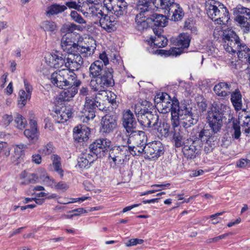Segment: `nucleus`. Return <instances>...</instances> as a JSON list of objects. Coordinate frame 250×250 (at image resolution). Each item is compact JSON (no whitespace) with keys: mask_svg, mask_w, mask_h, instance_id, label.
I'll return each instance as SVG.
<instances>
[{"mask_svg":"<svg viewBox=\"0 0 250 250\" xmlns=\"http://www.w3.org/2000/svg\"><path fill=\"white\" fill-rule=\"evenodd\" d=\"M23 82L26 92L27 93H30V95H31L33 90L32 85L28 83L27 80H24Z\"/></svg>","mask_w":250,"mask_h":250,"instance_id":"obj_64","label":"nucleus"},{"mask_svg":"<svg viewBox=\"0 0 250 250\" xmlns=\"http://www.w3.org/2000/svg\"><path fill=\"white\" fill-rule=\"evenodd\" d=\"M87 4V1H84L83 0H78L77 1V5H78V11H80L83 13L84 15L86 13L85 12L83 11V8L85 7V5Z\"/></svg>","mask_w":250,"mask_h":250,"instance_id":"obj_58","label":"nucleus"},{"mask_svg":"<svg viewBox=\"0 0 250 250\" xmlns=\"http://www.w3.org/2000/svg\"><path fill=\"white\" fill-rule=\"evenodd\" d=\"M95 99L86 97L83 109L81 111L80 115L81 120L84 123H87L90 120H92L95 117V109L96 107Z\"/></svg>","mask_w":250,"mask_h":250,"instance_id":"obj_15","label":"nucleus"},{"mask_svg":"<svg viewBox=\"0 0 250 250\" xmlns=\"http://www.w3.org/2000/svg\"><path fill=\"white\" fill-rule=\"evenodd\" d=\"M211 136L209 129L204 128L197 131V129L194 128L190 138L185 140L183 145L182 151L185 156L188 159L195 158L197 151L204 144L209 145L208 142Z\"/></svg>","mask_w":250,"mask_h":250,"instance_id":"obj_2","label":"nucleus"},{"mask_svg":"<svg viewBox=\"0 0 250 250\" xmlns=\"http://www.w3.org/2000/svg\"><path fill=\"white\" fill-rule=\"evenodd\" d=\"M155 7L165 10L167 12L172 5L175 4V0H155Z\"/></svg>","mask_w":250,"mask_h":250,"instance_id":"obj_40","label":"nucleus"},{"mask_svg":"<svg viewBox=\"0 0 250 250\" xmlns=\"http://www.w3.org/2000/svg\"><path fill=\"white\" fill-rule=\"evenodd\" d=\"M136 106L135 112L137 120L144 129L148 128L157 127L159 123V116L155 111L149 110L147 108H141L140 110Z\"/></svg>","mask_w":250,"mask_h":250,"instance_id":"obj_5","label":"nucleus"},{"mask_svg":"<svg viewBox=\"0 0 250 250\" xmlns=\"http://www.w3.org/2000/svg\"><path fill=\"white\" fill-rule=\"evenodd\" d=\"M233 11L235 21L244 28L245 31L250 30V9L239 5Z\"/></svg>","mask_w":250,"mask_h":250,"instance_id":"obj_11","label":"nucleus"},{"mask_svg":"<svg viewBox=\"0 0 250 250\" xmlns=\"http://www.w3.org/2000/svg\"><path fill=\"white\" fill-rule=\"evenodd\" d=\"M45 60L48 65L55 68L63 66L65 63V57L59 51L47 54L45 57Z\"/></svg>","mask_w":250,"mask_h":250,"instance_id":"obj_21","label":"nucleus"},{"mask_svg":"<svg viewBox=\"0 0 250 250\" xmlns=\"http://www.w3.org/2000/svg\"><path fill=\"white\" fill-rule=\"evenodd\" d=\"M129 154H131L133 156H139L142 154L145 155V146L136 145L133 146H127Z\"/></svg>","mask_w":250,"mask_h":250,"instance_id":"obj_45","label":"nucleus"},{"mask_svg":"<svg viewBox=\"0 0 250 250\" xmlns=\"http://www.w3.org/2000/svg\"><path fill=\"white\" fill-rule=\"evenodd\" d=\"M77 25L74 23L64 24L61 29V31L65 34H73V32L77 29Z\"/></svg>","mask_w":250,"mask_h":250,"instance_id":"obj_51","label":"nucleus"},{"mask_svg":"<svg viewBox=\"0 0 250 250\" xmlns=\"http://www.w3.org/2000/svg\"><path fill=\"white\" fill-rule=\"evenodd\" d=\"M40 178L42 180L44 184L48 186L55 185V182L53 179L51 178L45 171H42V174L41 175Z\"/></svg>","mask_w":250,"mask_h":250,"instance_id":"obj_50","label":"nucleus"},{"mask_svg":"<svg viewBox=\"0 0 250 250\" xmlns=\"http://www.w3.org/2000/svg\"><path fill=\"white\" fill-rule=\"evenodd\" d=\"M54 186L56 189L61 190L63 191L66 190L68 188V186L63 182H60L57 184H55Z\"/></svg>","mask_w":250,"mask_h":250,"instance_id":"obj_59","label":"nucleus"},{"mask_svg":"<svg viewBox=\"0 0 250 250\" xmlns=\"http://www.w3.org/2000/svg\"><path fill=\"white\" fill-rule=\"evenodd\" d=\"M237 166L241 168H244L250 165L249 161L246 159H241L237 162Z\"/></svg>","mask_w":250,"mask_h":250,"instance_id":"obj_62","label":"nucleus"},{"mask_svg":"<svg viewBox=\"0 0 250 250\" xmlns=\"http://www.w3.org/2000/svg\"><path fill=\"white\" fill-rule=\"evenodd\" d=\"M190 42V38L188 34H181L177 39V46L179 47H175L173 49L171 54L176 56L180 55L183 52L181 49L187 48L189 45Z\"/></svg>","mask_w":250,"mask_h":250,"instance_id":"obj_26","label":"nucleus"},{"mask_svg":"<svg viewBox=\"0 0 250 250\" xmlns=\"http://www.w3.org/2000/svg\"><path fill=\"white\" fill-rule=\"evenodd\" d=\"M89 134L90 130L85 125H80L73 129V137L75 141L78 142L86 141Z\"/></svg>","mask_w":250,"mask_h":250,"instance_id":"obj_27","label":"nucleus"},{"mask_svg":"<svg viewBox=\"0 0 250 250\" xmlns=\"http://www.w3.org/2000/svg\"><path fill=\"white\" fill-rule=\"evenodd\" d=\"M67 10L66 6L64 5L55 3L48 6L45 11L46 16L50 18L52 16L57 15Z\"/></svg>","mask_w":250,"mask_h":250,"instance_id":"obj_31","label":"nucleus"},{"mask_svg":"<svg viewBox=\"0 0 250 250\" xmlns=\"http://www.w3.org/2000/svg\"><path fill=\"white\" fill-rule=\"evenodd\" d=\"M150 14L140 12L135 18L136 28L139 31H143L148 26L150 21Z\"/></svg>","mask_w":250,"mask_h":250,"instance_id":"obj_29","label":"nucleus"},{"mask_svg":"<svg viewBox=\"0 0 250 250\" xmlns=\"http://www.w3.org/2000/svg\"><path fill=\"white\" fill-rule=\"evenodd\" d=\"M126 135L128 137V144L133 143L136 145H146L147 138L144 131L137 130L135 129L131 131V132L126 133Z\"/></svg>","mask_w":250,"mask_h":250,"instance_id":"obj_23","label":"nucleus"},{"mask_svg":"<svg viewBox=\"0 0 250 250\" xmlns=\"http://www.w3.org/2000/svg\"><path fill=\"white\" fill-rule=\"evenodd\" d=\"M106 80L104 79H98L96 81H93L91 83L90 87L94 91H97L95 95L96 100L99 99L102 101H106V97L108 95L107 90L105 89L108 86H112L114 84V81L111 77H108Z\"/></svg>","mask_w":250,"mask_h":250,"instance_id":"obj_8","label":"nucleus"},{"mask_svg":"<svg viewBox=\"0 0 250 250\" xmlns=\"http://www.w3.org/2000/svg\"><path fill=\"white\" fill-rule=\"evenodd\" d=\"M153 128L157 130L158 136L161 137H167L169 134L170 125L166 123H160L159 125L158 124L157 127Z\"/></svg>","mask_w":250,"mask_h":250,"instance_id":"obj_39","label":"nucleus"},{"mask_svg":"<svg viewBox=\"0 0 250 250\" xmlns=\"http://www.w3.org/2000/svg\"><path fill=\"white\" fill-rule=\"evenodd\" d=\"M171 123L172 127L171 133L175 146L179 147L183 146L185 142L187 128H181L180 126V122L178 120V118L175 117L173 118V120H171Z\"/></svg>","mask_w":250,"mask_h":250,"instance_id":"obj_14","label":"nucleus"},{"mask_svg":"<svg viewBox=\"0 0 250 250\" xmlns=\"http://www.w3.org/2000/svg\"><path fill=\"white\" fill-rule=\"evenodd\" d=\"M237 54L239 59L247 60L250 56V49L245 44H242L237 51Z\"/></svg>","mask_w":250,"mask_h":250,"instance_id":"obj_46","label":"nucleus"},{"mask_svg":"<svg viewBox=\"0 0 250 250\" xmlns=\"http://www.w3.org/2000/svg\"><path fill=\"white\" fill-rule=\"evenodd\" d=\"M83 59L78 53L72 52L67 53V57H65V66L67 69L73 72L79 69L83 64Z\"/></svg>","mask_w":250,"mask_h":250,"instance_id":"obj_18","label":"nucleus"},{"mask_svg":"<svg viewBox=\"0 0 250 250\" xmlns=\"http://www.w3.org/2000/svg\"><path fill=\"white\" fill-rule=\"evenodd\" d=\"M104 6L106 10L117 17L125 15L128 7L125 0H103Z\"/></svg>","mask_w":250,"mask_h":250,"instance_id":"obj_13","label":"nucleus"},{"mask_svg":"<svg viewBox=\"0 0 250 250\" xmlns=\"http://www.w3.org/2000/svg\"><path fill=\"white\" fill-rule=\"evenodd\" d=\"M207 14L208 17L216 23L226 24L229 19V11L221 2L211 0L206 6Z\"/></svg>","mask_w":250,"mask_h":250,"instance_id":"obj_4","label":"nucleus"},{"mask_svg":"<svg viewBox=\"0 0 250 250\" xmlns=\"http://www.w3.org/2000/svg\"><path fill=\"white\" fill-rule=\"evenodd\" d=\"M223 36L225 50L229 53L237 52L242 44L236 34L233 31L229 30L225 31Z\"/></svg>","mask_w":250,"mask_h":250,"instance_id":"obj_12","label":"nucleus"},{"mask_svg":"<svg viewBox=\"0 0 250 250\" xmlns=\"http://www.w3.org/2000/svg\"><path fill=\"white\" fill-rule=\"evenodd\" d=\"M107 93L108 94V95L106 98V101H107L109 103L111 104L113 106V108H115L117 106L116 102V95L110 91H108Z\"/></svg>","mask_w":250,"mask_h":250,"instance_id":"obj_53","label":"nucleus"},{"mask_svg":"<svg viewBox=\"0 0 250 250\" xmlns=\"http://www.w3.org/2000/svg\"><path fill=\"white\" fill-rule=\"evenodd\" d=\"M53 150V145L51 143H49L42 148L40 149L39 152L42 154L48 155L52 152Z\"/></svg>","mask_w":250,"mask_h":250,"instance_id":"obj_54","label":"nucleus"},{"mask_svg":"<svg viewBox=\"0 0 250 250\" xmlns=\"http://www.w3.org/2000/svg\"><path fill=\"white\" fill-rule=\"evenodd\" d=\"M38 177L35 174L28 175L27 179L21 182L22 185H26L30 183H35L37 182Z\"/></svg>","mask_w":250,"mask_h":250,"instance_id":"obj_55","label":"nucleus"},{"mask_svg":"<svg viewBox=\"0 0 250 250\" xmlns=\"http://www.w3.org/2000/svg\"><path fill=\"white\" fill-rule=\"evenodd\" d=\"M99 58L101 60V61L103 62V63L104 64L105 66L108 64V58L106 53L103 52L102 54L100 55Z\"/></svg>","mask_w":250,"mask_h":250,"instance_id":"obj_63","label":"nucleus"},{"mask_svg":"<svg viewBox=\"0 0 250 250\" xmlns=\"http://www.w3.org/2000/svg\"><path fill=\"white\" fill-rule=\"evenodd\" d=\"M30 93H26L23 90H21L19 91V99L18 100V104L21 107L24 106L28 100L31 98Z\"/></svg>","mask_w":250,"mask_h":250,"instance_id":"obj_44","label":"nucleus"},{"mask_svg":"<svg viewBox=\"0 0 250 250\" xmlns=\"http://www.w3.org/2000/svg\"><path fill=\"white\" fill-rule=\"evenodd\" d=\"M151 42L154 43V46L156 47L161 48L165 47L167 44V40L163 36H159L158 37H153L150 38Z\"/></svg>","mask_w":250,"mask_h":250,"instance_id":"obj_42","label":"nucleus"},{"mask_svg":"<svg viewBox=\"0 0 250 250\" xmlns=\"http://www.w3.org/2000/svg\"><path fill=\"white\" fill-rule=\"evenodd\" d=\"M96 49L95 44L90 46L88 45H80L77 44V53H78L82 57H87L92 55Z\"/></svg>","mask_w":250,"mask_h":250,"instance_id":"obj_36","label":"nucleus"},{"mask_svg":"<svg viewBox=\"0 0 250 250\" xmlns=\"http://www.w3.org/2000/svg\"><path fill=\"white\" fill-rule=\"evenodd\" d=\"M159 106H162V109L164 110V112H171V120H173L175 117L177 118L178 111L181 108V104L177 99H173L171 100L170 98L169 100L163 101L162 104H160Z\"/></svg>","mask_w":250,"mask_h":250,"instance_id":"obj_20","label":"nucleus"},{"mask_svg":"<svg viewBox=\"0 0 250 250\" xmlns=\"http://www.w3.org/2000/svg\"><path fill=\"white\" fill-rule=\"evenodd\" d=\"M169 98H170V97L167 93H162L161 94H157L155 97L154 101L159 106L160 105V104H162L163 101L169 100Z\"/></svg>","mask_w":250,"mask_h":250,"instance_id":"obj_52","label":"nucleus"},{"mask_svg":"<svg viewBox=\"0 0 250 250\" xmlns=\"http://www.w3.org/2000/svg\"><path fill=\"white\" fill-rule=\"evenodd\" d=\"M51 159L53 162V165L54 170L58 173L61 177H62L63 171L62 168L61 163V158L57 155H53L51 156Z\"/></svg>","mask_w":250,"mask_h":250,"instance_id":"obj_43","label":"nucleus"},{"mask_svg":"<svg viewBox=\"0 0 250 250\" xmlns=\"http://www.w3.org/2000/svg\"><path fill=\"white\" fill-rule=\"evenodd\" d=\"M72 109L70 107L64 106L55 111L54 118L57 123H63L72 116Z\"/></svg>","mask_w":250,"mask_h":250,"instance_id":"obj_28","label":"nucleus"},{"mask_svg":"<svg viewBox=\"0 0 250 250\" xmlns=\"http://www.w3.org/2000/svg\"><path fill=\"white\" fill-rule=\"evenodd\" d=\"M231 136L234 139H238L241 135V127L237 123L233 122L232 128L231 131Z\"/></svg>","mask_w":250,"mask_h":250,"instance_id":"obj_49","label":"nucleus"},{"mask_svg":"<svg viewBox=\"0 0 250 250\" xmlns=\"http://www.w3.org/2000/svg\"><path fill=\"white\" fill-rule=\"evenodd\" d=\"M102 125L103 132L109 133L113 132L117 126L116 117L109 115H105L102 118Z\"/></svg>","mask_w":250,"mask_h":250,"instance_id":"obj_25","label":"nucleus"},{"mask_svg":"<svg viewBox=\"0 0 250 250\" xmlns=\"http://www.w3.org/2000/svg\"><path fill=\"white\" fill-rule=\"evenodd\" d=\"M93 16H96L100 19L101 26L108 32L113 31L115 29L117 21L113 16H108L104 14L103 12L95 6L89 8Z\"/></svg>","mask_w":250,"mask_h":250,"instance_id":"obj_10","label":"nucleus"},{"mask_svg":"<svg viewBox=\"0 0 250 250\" xmlns=\"http://www.w3.org/2000/svg\"><path fill=\"white\" fill-rule=\"evenodd\" d=\"M75 35L65 34L61 41L62 49L66 53L77 52V44L75 42Z\"/></svg>","mask_w":250,"mask_h":250,"instance_id":"obj_19","label":"nucleus"},{"mask_svg":"<svg viewBox=\"0 0 250 250\" xmlns=\"http://www.w3.org/2000/svg\"><path fill=\"white\" fill-rule=\"evenodd\" d=\"M243 130L247 134H250V117H247L242 125Z\"/></svg>","mask_w":250,"mask_h":250,"instance_id":"obj_56","label":"nucleus"},{"mask_svg":"<svg viewBox=\"0 0 250 250\" xmlns=\"http://www.w3.org/2000/svg\"><path fill=\"white\" fill-rule=\"evenodd\" d=\"M230 85L227 83L221 82L215 85L213 90L218 96L226 97L230 94Z\"/></svg>","mask_w":250,"mask_h":250,"instance_id":"obj_32","label":"nucleus"},{"mask_svg":"<svg viewBox=\"0 0 250 250\" xmlns=\"http://www.w3.org/2000/svg\"><path fill=\"white\" fill-rule=\"evenodd\" d=\"M14 123L16 126L20 129H23L27 125L25 118L19 114H17L15 116Z\"/></svg>","mask_w":250,"mask_h":250,"instance_id":"obj_47","label":"nucleus"},{"mask_svg":"<svg viewBox=\"0 0 250 250\" xmlns=\"http://www.w3.org/2000/svg\"><path fill=\"white\" fill-rule=\"evenodd\" d=\"M52 83L63 89L59 99L63 101H70L78 92L81 81L77 79L76 74L68 69H61L53 72L50 78Z\"/></svg>","mask_w":250,"mask_h":250,"instance_id":"obj_1","label":"nucleus"},{"mask_svg":"<svg viewBox=\"0 0 250 250\" xmlns=\"http://www.w3.org/2000/svg\"><path fill=\"white\" fill-rule=\"evenodd\" d=\"M129 152L126 146H114L109 151V160L111 167L123 165L129 159Z\"/></svg>","mask_w":250,"mask_h":250,"instance_id":"obj_6","label":"nucleus"},{"mask_svg":"<svg viewBox=\"0 0 250 250\" xmlns=\"http://www.w3.org/2000/svg\"><path fill=\"white\" fill-rule=\"evenodd\" d=\"M230 110L227 105L218 103L213 105L210 110L208 111L207 119L209 126L212 129L211 133H217L221 128L223 124V118L226 114H229Z\"/></svg>","mask_w":250,"mask_h":250,"instance_id":"obj_3","label":"nucleus"},{"mask_svg":"<svg viewBox=\"0 0 250 250\" xmlns=\"http://www.w3.org/2000/svg\"><path fill=\"white\" fill-rule=\"evenodd\" d=\"M150 21L153 22L154 25L158 27H165L168 22L167 17L163 15L150 13Z\"/></svg>","mask_w":250,"mask_h":250,"instance_id":"obj_33","label":"nucleus"},{"mask_svg":"<svg viewBox=\"0 0 250 250\" xmlns=\"http://www.w3.org/2000/svg\"><path fill=\"white\" fill-rule=\"evenodd\" d=\"M66 6V8H69V9H74L78 11V5H77L76 1H68L65 2V4L64 5Z\"/></svg>","mask_w":250,"mask_h":250,"instance_id":"obj_60","label":"nucleus"},{"mask_svg":"<svg viewBox=\"0 0 250 250\" xmlns=\"http://www.w3.org/2000/svg\"><path fill=\"white\" fill-rule=\"evenodd\" d=\"M111 142L108 139L102 138L96 140L89 146L91 152H93L97 158L101 157L104 152L109 148Z\"/></svg>","mask_w":250,"mask_h":250,"instance_id":"obj_17","label":"nucleus"},{"mask_svg":"<svg viewBox=\"0 0 250 250\" xmlns=\"http://www.w3.org/2000/svg\"><path fill=\"white\" fill-rule=\"evenodd\" d=\"M178 114V120H182V125L185 128H188L195 125L199 119L198 115L192 112L190 105L185 103L181 104V108Z\"/></svg>","mask_w":250,"mask_h":250,"instance_id":"obj_7","label":"nucleus"},{"mask_svg":"<svg viewBox=\"0 0 250 250\" xmlns=\"http://www.w3.org/2000/svg\"><path fill=\"white\" fill-rule=\"evenodd\" d=\"M14 149L13 156L15 160H18L21 158L24 155V151L27 148L26 145L20 144L13 146Z\"/></svg>","mask_w":250,"mask_h":250,"instance_id":"obj_37","label":"nucleus"},{"mask_svg":"<svg viewBox=\"0 0 250 250\" xmlns=\"http://www.w3.org/2000/svg\"><path fill=\"white\" fill-rule=\"evenodd\" d=\"M144 240L138 238H132L130 239L127 242L125 243L127 247H131L137 245V244H141L143 243Z\"/></svg>","mask_w":250,"mask_h":250,"instance_id":"obj_57","label":"nucleus"},{"mask_svg":"<svg viewBox=\"0 0 250 250\" xmlns=\"http://www.w3.org/2000/svg\"><path fill=\"white\" fill-rule=\"evenodd\" d=\"M96 155L91 152L90 149L83 153L78 159L77 166L81 168H87L90 165L97 160Z\"/></svg>","mask_w":250,"mask_h":250,"instance_id":"obj_24","label":"nucleus"},{"mask_svg":"<svg viewBox=\"0 0 250 250\" xmlns=\"http://www.w3.org/2000/svg\"><path fill=\"white\" fill-rule=\"evenodd\" d=\"M89 76L91 77L92 79L90 82V86L93 81H96L98 79H102L104 78L106 80L108 77H111L113 79L112 71L110 70H105L104 68V64L100 60H97L93 62L90 65L89 68Z\"/></svg>","mask_w":250,"mask_h":250,"instance_id":"obj_9","label":"nucleus"},{"mask_svg":"<svg viewBox=\"0 0 250 250\" xmlns=\"http://www.w3.org/2000/svg\"><path fill=\"white\" fill-rule=\"evenodd\" d=\"M24 135L31 143H36L39 137V133L36 129H27L24 131Z\"/></svg>","mask_w":250,"mask_h":250,"instance_id":"obj_38","label":"nucleus"},{"mask_svg":"<svg viewBox=\"0 0 250 250\" xmlns=\"http://www.w3.org/2000/svg\"><path fill=\"white\" fill-rule=\"evenodd\" d=\"M165 13L170 18L171 20L175 21L181 20L184 15L182 8L177 3L172 5L170 8Z\"/></svg>","mask_w":250,"mask_h":250,"instance_id":"obj_30","label":"nucleus"},{"mask_svg":"<svg viewBox=\"0 0 250 250\" xmlns=\"http://www.w3.org/2000/svg\"><path fill=\"white\" fill-rule=\"evenodd\" d=\"M230 101L236 110L241 109L242 106V95L238 89L235 90L231 93Z\"/></svg>","mask_w":250,"mask_h":250,"instance_id":"obj_35","label":"nucleus"},{"mask_svg":"<svg viewBox=\"0 0 250 250\" xmlns=\"http://www.w3.org/2000/svg\"><path fill=\"white\" fill-rule=\"evenodd\" d=\"M145 159L150 160L158 158L163 153L164 148L159 141H154L145 146Z\"/></svg>","mask_w":250,"mask_h":250,"instance_id":"obj_16","label":"nucleus"},{"mask_svg":"<svg viewBox=\"0 0 250 250\" xmlns=\"http://www.w3.org/2000/svg\"><path fill=\"white\" fill-rule=\"evenodd\" d=\"M122 125L125 130V133L131 132L136 129L137 122L134 114L129 109L125 110L123 114Z\"/></svg>","mask_w":250,"mask_h":250,"instance_id":"obj_22","label":"nucleus"},{"mask_svg":"<svg viewBox=\"0 0 250 250\" xmlns=\"http://www.w3.org/2000/svg\"><path fill=\"white\" fill-rule=\"evenodd\" d=\"M70 16L74 21L78 23L82 24L86 23L85 20L76 11H71Z\"/></svg>","mask_w":250,"mask_h":250,"instance_id":"obj_48","label":"nucleus"},{"mask_svg":"<svg viewBox=\"0 0 250 250\" xmlns=\"http://www.w3.org/2000/svg\"><path fill=\"white\" fill-rule=\"evenodd\" d=\"M70 213H72V216H78L81 214L86 213L87 211L83 208H78L77 209H73L69 211Z\"/></svg>","mask_w":250,"mask_h":250,"instance_id":"obj_61","label":"nucleus"},{"mask_svg":"<svg viewBox=\"0 0 250 250\" xmlns=\"http://www.w3.org/2000/svg\"><path fill=\"white\" fill-rule=\"evenodd\" d=\"M41 27L45 32L55 33L57 30L58 26L54 21H45L41 23Z\"/></svg>","mask_w":250,"mask_h":250,"instance_id":"obj_41","label":"nucleus"},{"mask_svg":"<svg viewBox=\"0 0 250 250\" xmlns=\"http://www.w3.org/2000/svg\"><path fill=\"white\" fill-rule=\"evenodd\" d=\"M155 0H139L138 8L140 12L145 13H152V6H155Z\"/></svg>","mask_w":250,"mask_h":250,"instance_id":"obj_34","label":"nucleus"}]
</instances>
